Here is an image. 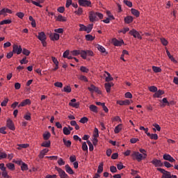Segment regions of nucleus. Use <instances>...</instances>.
Instances as JSON below:
<instances>
[{
  "label": "nucleus",
  "mask_w": 178,
  "mask_h": 178,
  "mask_svg": "<svg viewBox=\"0 0 178 178\" xmlns=\"http://www.w3.org/2000/svg\"><path fill=\"white\" fill-rule=\"evenodd\" d=\"M147 156V153H143V154L137 151H134L131 154V157L132 158L133 161H137V162H141V161L143 159H146Z\"/></svg>",
  "instance_id": "f257e3e1"
},
{
  "label": "nucleus",
  "mask_w": 178,
  "mask_h": 178,
  "mask_svg": "<svg viewBox=\"0 0 178 178\" xmlns=\"http://www.w3.org/2000/svg\"><path fill=\"white\" fill-rule=\"evenodd\" d=\"M104 19V15L99 12H94L90 11L89 13V20L92 23H94V22H98L99 20Z\"/></svg>",
  "instance_id": "f03ea898"
},
{
  "label": "nucleus",
  "mask_w": 178,
  "mask_h": 178,
  "mask_svg": "<svg viewBox=\"0 0 178 178\" xmlns=\"http://www.w3.org/2000/svg\"><path fill=\"white\" fill-rule=\"evenodd\" d=\"M0 170H1V176L3 178H10L9 175H8V171H6V167H5V163H0Z\"/></svg>",
  "instance_id": "7ed1b4c3"
},
{
  "label": "nucleus",
  "mask_w": 178,
  "mask_h": 178,
  "mask_svg": "<svg viewBox=\"0 0 178 178\" xmlns=\"http://www.w3.org/2000/svg\"><path fill=\"white\" fill-rule=\"evenodd\" d=\"M55 170H56L60 178H69V175L65 172V170H62V168L56 166Z\"/></svg>",
  "instance_id": "20e7f679"
},
{
  "label": "nucleus",
  "mask_w": 178,
  "mask_h": 178,
  "mask_svg": "<svg viewBox=\"0 0 178 178\" xmlns=\"http://www.w3.org/2000/svg\"><path fill=\"white\" fill-rule=\"evenodd\" d=\"M157 170L163 174L161 178H172V174H170V172L166 171L163 168H157Z\"/></svg>",
  "instance_id": "39448f33"
},
{
  "label": "nucleus",
  "mask_w": 178,
  "mask_h": 178,
  "mask_svg": "<svg viewBox=\"0 0 178 178\" xmlns=\"http://www.w3.org/2000/svg\"><path fill=\"white\" fill-rule=\"evenodd\" d=\"M129 34L132 35L134 38H138V40H143V37L140 35V33L136 29H132L129 31Z\"/></svg>",
  "instance_id": "423d86ee"
},
{
  "label": "nucleus",
  "mask_w": 178,
  "mask_h": 178,
  "mask_svg": "<svg viewBox=\"0 0 178 178\" xmlns=\"http://www.w3.org/2000/svg\"><path fill=\"white\" fill-rule=\"evenodd\" d=\"M13 52L17 54V55H20L22 52V49L21 45L14 44L13 47Z\"/></svg>",
  "instance_id": "0eeeda50"
},
{
  "label": "nucleus",
  "mask_w": 178,
  "mask_h": 178,
  "mask_svg": "<svg viewBox=\"0 0 178 178\" xmlns=\"http://www.w3.org/2000/svg\"><path fill=\"white\" fill-rule=\"evenodd\" d=\"M151 163L155 166V168H161V166H163V163L161 160H159L157 159H154Z\"/></svg>",
  "instance_id": "6e6552de"
},
{
  "label": "nucleus",
  "mask_w": 178,
  "mask_h": 178,
  "mask_svg": "<svg viewBox=\"0 0 178 178\" xmlns=\"http://www.w3.org/2000/svg\"><path fill=\"white\" fill-rule=\"evenodd\" d=\"M88 90L90 92H97V94H101V90L98 88V87L91 84L90 87L88 88Z\"/></svg>",
  "instance_id": "1a4fd4ad"
},
{
  "label": "nucleus",
  "mask_w": 178,
  "mask_h": 178,
  "mask_svg": "<svg viewBox=\"0 0 178 178\" xmlns=\"http://www.w3.org/2000/svg\"><path fill=\"white\" fill-rule=\"evenodd\" d=\"M78 2L80 6H91V1L88 0H79Z\"/></svg>",
  "instance_id": "9d476101"
},
{
  "label": "nucleus",
  "mask_w": 178,
  "mask_h": 178,
  "mask_svg": "<svg viewBox=\"0 0 178 178\" xmlns=\"http://www.w3.org/2000/svg\"><path fill=\"white\" fill-rule=\"evenodd\" d=\"M163 159H164V161H168L169 162H176V159L168 154H164L163 156Z\"/></svg>",
  "instance_id": "9b49d317"
},
{
  "label": "nucleus",
  "mask_w": 178,
  "mask_h": 178,
  "mask_svg": "<svg viewBox=\"0 0 178 178\" xmlns=\"http://www.w3.org/2000/svg\"><path fill=\"white\" fill-rule=\"evenodd\" d=\"M7 13H10L11 15V13H13L12 10L8 9V8H3L0 10V16H4V17H6V16H8Z\"/></svg>",
  "instance_id": "f8f14e48"
},
{
  "label": "nucleus",
  "mask_w": 178,
  "mask_h": 178,
  "mask_svg": "<svg viewBox=\"0 0 178 178\" xmlns=\"http://www.w3.org/2000/svg\"><path fill=\"white\" fill-rule=\"evenodd\" d=\"M69 106H72V108H76L77 109L80 106V103L76 102V99H72L69 103Z\"/></svg>",
  "instance_id": "ddd939ff"
},
{
  "label": "nucleus",
  "mask_w": 178,
  "mask_h": 178,
  "mask_svg": "<svg viewBox=\"0 0 178 178\" xmlns=\"http://www.w3.org/2000/svg\"><path fill=\"white\" fill-rule=\"evenodd\" d=\"M112 42L115 47H122V44H124L123 40H118L116 38L113 39Z\"/></svg>",
  "instance_id": "4468645a"
},
{
  "label": "nucleus",
  "mask_w": 178,
  "mask_h": 178,
  "mask_svg": "<svg viewBox=\"0 0 178 178\" xmlns=\"http://www.w3.org/2000/svg\"><path fill=\"white\" fill-rule=\"evenodd\" d=\"M7 127L10 129V130H15V124H13V121H12V120L10 119H8L7 120V124H6Z\"/></svg>",
  "instance_id": "2eb2a0df"
},
{
  "label": "nucleus",
  "mask_w": 178,
  "mask_h": 178,
  "mask_svg": "<svg viewBox=\"0 0 178 178\" xmlns=\"http://www.w3.org/2000/svg\"><path fill=\"white\" fill-rule=\"evenodd\" d=\"M26 105H31V100H30L29 99H26L18 105V108H20L22 106H26Z\"/></svg>",
  "instance_id": "dca6fc26"
},
{
  "label": "nucleus",
  "mask_w": 178,
  "mask_h": 178,
  "mask_svg": "<svg viewBox=\"0 0 178 178\" xmlns=\"http://www.w3.org/2000/svg\"><path fill=\"white\" fill-rule=\"evenodd\" d=\"M113 86H115V84H113V83H104V87H105L106 92H111V88H112V87H113Z\"/></svg>",
  "instance_id": "f3484780"
},
{
  "label": "nucleus",
  "mask_w": 178,
  "mask_h": 178,
  "mask_svg": "<svg viewBox=\"0 0 178 178\" xmlns=\"http://www.w3.org/2000/svg\"><path fill=\"white\" fill-rule=\"evenodd\" d=\"M165 94V92L162 90H159L155 92L153 97L154 98H161V95H163Z\"/></svg>",
  "instance_id": "a211bd4d"
},
{
  "label": "nucleus",
  "mask_w": 178,
  "mask_h": 178,
  "mask_svg": "<svg viewBox=\"0 0 178 178\" xmlns=\"http://www.w3.org/2000/svg\"><path fill=\"white\" fill-rule=\"evenodd\" d=\"M97 48L98 51H99V52H101L102 54H104V55H108V52H106V49H105V47H104V46L101 44H97Z\"/></svg>",
  "instance_id": "6ab92c4d"
},
{
  "label": "nucleus",
  "mask_w": 178,
  "mask_h": 178,
  "mask_svg": "<svg viewBox=\"0 0 178 178\" xmlns=\"http://www.w3.org/2000/svg\"><path fill=\"white\" fill-rule=\"evenodd\" d=\"M134 20V18L131 16H127L124 19V22L127 24H130V23H133Z\"/></svg>",
  "instance_id": "aec40b11"
},
{
  "label": "nucleus",
  "mask_w": 178,
  "mask_h": 178,
  "mask_svg": "<svg viewBox=\"0 0 178 178\" xmlns=\"http://www.w3.org/2000/svg\"><path fill=\"white\" fill-rule=\"evenodd\" d=\"M65 172L68 173V175H74V171H73V169L70 168V165H69V164L65 165Z\"/></svg>",
  "instance_id": "412c9836"
},
{
  "label": "nucleus",
  "mask_w": 178,
  "mask_h": 178,
  "mask_svg": "<svg viewBox=\"0 0 178 178\" xmlns=\"http://www.w3.org/2000/svg\"><path fill=\"white\" fill-rule=\"evenodd\" d=\"M48 152H49V149H43L42 151H40V154H39V158L40 159H42V158H44V156H45V154H48Z\"/></svg>",
  "instance_id": "4be33fe9"
},
{
  "label": "nucleus",
  "mask_w": 178,
  "mask_h": 178,
  "mask_svg": "<svg viewBox=\"0 0 178 178\" xmlns=\"http://www.w3.org/2000/svg\"><path fill=\"white\" fill-rule=\"evenodd\" d=\"M45 2V0H37L36 1H32V3L35 5V6H38L39 8H42V5L40 3H44Z\"/></svg>",
  "instance_id": "5701e85b"
},
{
  "label": "nucleus",
  "mask_w": 178,
  "mask_h": 178,
  "mask_svg": "<svg viewBox=\"0 0 178 178\" xmlns=\"http://www.w3.org/2000/svg\"><path fill=\"white\" fill-rule=\"evenodd\" d=\"M122 127L123 125L122 124L117 125L114 129L115 134H119V133H120V131H122Z\"/></svg>",
  "instance_id": "b1692460"
},
{
  "label": "nucleus",
  "mask_w": 178,
  "mask_h": 178,
  "mask_svg": "<svg viewBox=\"0 0 178 178\" xmlns=\"http://www.w3.org/2000/svg\"><path fill=\"white\" fill-rule=\"evenodd\" d=\"M37 37L40 40V41H42L43 40H47V35L44 32H40Z\"/></svg>",
  "instance_id": "393cba45"
},
{
  "label": "nucleus",
  "mask_w": 178,
  "mask_h": 178,
  "mask_svg": "<svg viewBox=\"0 0 178 178\" xmlns=\"http://www.w3.org/2000/svg\"><path fill=\"white\" fill-rule=\"evenodd\" d=\"M105 73L106 74V79H105L107 83H109V81H113V77H112L111 74L109 72H106V71H105Z\"/></svg>",
  "instance_id": "a878e982"
},
{
  "label": "nucleus",
  "mask_w": 178,
  "mask_h": 178,
  "mask_svg": "<svg viewBox=\"0 0 178 178\" xmlns=\"http://www.w3.org/2000/svg\"><path fill=\"white\" fill-rule=\"evenodd\" d=\"M41 147H44L45 148H49L51 147V140H45L41 143Z\"/></svg>",
  "instance_id": "bb28decb"
},
{
  "label": "nucleus",
  "mask_w": 178,
  "mask_h": 178,
  "mask_svg": "<svg viewBox=\"0 0 178 178\" xmlns=\"http://www.w3.org/2000/svg\"><path fill=\"white\" fill-rule=\"evenodd\" d=\"M90 111L91 112H94V113H98V107L97 106L92 104L89 106Z\"/></svg>",
  "instance_id": "cd10ccee"
},
{
  "label": "nucleus",
  "mask_w": 178,
  "mask_h": 178,
  "mask_svg": "<svg viewBox=\"0 0 178 178\" xmlns=\"http://www.w3.org/2000/svg\"><path fill=\"white\" fill-rule=\"evenodd\" d=\"M131 13H132V15H134V16H136V17H140V11L137 10L135 8H131Z\"/></svg>",
  "instance_id": "c85d7f7f"
},
{
  "label": "nucleus",
  "mask_w": 178,
  "mask_h": 178,
  "mask_svg": "<svg viewBox=\"0 0 178 178\" xmlns=\"http://www.w3.org/2000/svg\"><path fill=\"white\" fill-rule=\"evenodd\" d=\"M60 38V35H59V33H54L53 35L51 37V40L52 41H58Z\"/></svg>",
  "instance_id": "c756f323"
},
{
  "label": "nucleus",
  "mask_w": 178,
  "mask_h": 178,
  "mask_svg": "<svg viewBox=\"0 0 178 178\" xmlns=\"http://www.w3.org/2000/svg\"><path fill=\"white\" fill-rule=\"evenodd\" d=\"M56 20L57 22H66L67 19H66V17H63L62 15H58V16L56 17Z\"/></svg>",
  "instance_id": "7c9ffc66"
},
{
  "label": "nucleus",
  "mask_w": 178,
  "mask_h": 178,
  "mask_svg": "<svg viewBox=\"0 0 178 178\" xmlns=\"http://www.w3.org/2000/svg\"><path fill=\"white\" fill-rule=\"evenodd\" d=\"M62 92H72V88L70 87V86H64L63 88L62 89Z\"/></svg>",
  "instance_id": "2f4dec72"
},
{
  "label": "nucleus",
  "mask_w": 178,
  "mask_h": 178,
  "mask_svg": "<svg viewBox=\"0 0 178 178\" xmlns=\"http://www.w3.org/2000/svg\"><path fill=\"white\" fill-rule=\"evenodd\" d=\"M51 138V133L49 131H46L43 134V140H48Z\"/></svg>",
  "instance_id": "473e14b6"
},
{
  "label": "nucleus",
  "mask_w": 178,
  "mask_h": 178,
  "mask_svg": "<svg viewBox=\"0 0 178 178\" xmlns=\"http://www.w3.org/2000/svg\"><path fill=\"white\" fill-rule=\"evenodd\" d=\"M85 38L86 41H94L95 36H92L91 34L86 35Z\"/></svg>",
  "instance_id": "72a5a7b5"
},
{
  "label": "nucleus",
  "mask_w": 178,
  "mask_h": 178,
  "mask_svg": "<svg viewBox=\"0 0 178 178\" xmlns=\"http://www.w3.org/2000/svg\"><path fill=\"white\" fill-rule=\"evenodd\" d=\"M152 68L154 73H161V72H162V69L160 67L153 65Z\"/></svg>",
  "instance_id": "f704fd0d"
},
{
  "label": "nucleus",
  "mask_w": 178,
  "mask_h": 178,
  "mask_svg": "<svg viewBox=\"0 0 178 178\" xmlns=\"http://www.w3.org/2000/svg\"><path fill=\"white\" fill-rule=\"evenodd\" d=\"M104 172V163H100L98 169H97V173L101 174Z\"/></svg>",
  "instance_id": "c9c22d12"
},
{
  "label": "nucleus",
  "mask_w": 178,
  "mask_h": 178,
  "mask_svg": "<svg viewBox=\"0 0 178 178\" xmlns=\"http://www.w3.org/2000/svg\"><path fill=\"white\" fill-rule=\"evenodd\" d=\"M147 136L151 138V140H158V134H147Z\"/></svg>",
  "instance_id": "e433bc0d"
},
{
  "label": "nucleus",
  "mask_w": 178,
  "mask_h": 178,
  "mask_svg": "<svg viewBox=\"0 0 178 178\" xmlns=\"http://www.w3.org/2000/svg\"><path fill=\"white\" fill-rule=\"evenodd\" d=\"M12 23V19H3L0 22V26H3V24H10Z\"/></svg>",
  "instance_id": "4c0bfd02"
},
{
  "label": "nucleus",
  "mask_w": 178,
  "mask_h": 178,
  "mask_svg": "<svg viewBox=\"0 0 178 178\" xmlns=\"http://www.w3.org/2000/svg\"><path fill=\"white\" fill-rule=\"evenodd\" d=\"M6 168L9 169V170H15V164L12 163H8L6 164Z\"/></svg>",
  "instance_id": "58836bf2"
},
{
  "label": "nucleus",
  "mask_w": 178,
  "mask_h": 178,
  "mask_svg": "<svg viewBox=\"0 0 178 178\" xmlns=\"http://www.w3.org/2000/svg\"><path fill=\"white\" fill-rule=\"evenodd\" d=\"M92 27H94V24H89L88 26H86L85 31H86V33H91V31H92Z\"/></svg>",
  "instance_id": "ea45409f"
},
{
  "label": "nucleus",
  "mask_w": 178,
  "mask_h": 178,
  "mask_svg": "<svg viewBox=\"0 0 178 178\" xmlns=\"http://www.w3.org/2000/svg\"><path fill=\"white\" fill-rule=\"evenodd\" d=\"M63 133L65 134V136H69L70 134V130H69L67 127H64L63 129Z\"/></svg>",
  "instance_id": "a19ab883"
},
{
  "label": "nucleus",
  "mask_w": 178,
  "mask_h": 178,
  "mask_svg": "<svg viewBox=\"0 0 178 178\" xmlns=\"http://www.w3.org/2000/svg\"><path fill=\"white\" fill-rule=\"evenodd\" d=\"M162 102L163 104H162L161 106H166V105H168V106H170V103H169L166 97L163 98Z\"/></svg>",
  "instance_id": "79ce46f5"
},
{
  "label": "nucleus",
  "mask_w": 178,
  "mask_h": 178,
  "mask_svg": "<svg viewBox=\"0 0 178 178\" xmlns=\"http://www.w3.org/2000/svg\"><path fill=\"white\" fill-rule=\"evenodd\" d=\"M82 59H87V51L85 50H81L80 53Z\"/></svg>",
  "instance_id": "37998d69"
},
{
  "label": "nucleus",
  "mask_w": 178,
  "mask_h": 178,
  "mask_svg": "<svg viewBox=\"0 0 178 178\" xmlns=\"http://www.w3.org/2000/svg\"><path fill=\"white\" fill-rule=\"evenodd\" d=\"M63 143H64V145L67 147H71L72 145V142L70 140H66L65 138H63Z\"/></svg>",
  "instance_id": "c03bdc74"
},
{
  "label": "nucleus",
  "mask_w": 178,
  "mask_h": 178,
  "mask_svg": "<svg viewBox=\"0 0 178 178\" xmlns=\"http://www.w3.org/2000/svg\"><path fill=\"white\" fill-rule=\"evenodd\" d=\"M21 170H22V172H24V170H29V165L26 163H22V165H21Z\"/></svg>",
  "instance_id": "a18cd8bd"
},
{
  "label": "nucleus",
  "mask_w": 178,
  "mask_h": 178,
  "mask_svg": "<svg viewBox=\"0 0 178 178\" xmlns=\"http://www.w3.org/2000/svg\"><path fill=\"white\" fill-rule=\"evenodd\" d=\"M86 143L89 147V151H90V152L94 151V145H92V143H91V141L87 140Z\"/></svg>",
  "instance_id": "49530a36"
},
{
  "label": "nucleus",
  "mask_w": 178,
  "mask_h": 178,
  "mask_svg": "<svg viewBox=\"0 0 178 178\" xmlns=\"http://www.w3.org/2000/svg\"><path fill=\"white\" fill-rule=\"evenodd\" d=\"M80 70L82 73H88V72H90V70L85 66H81Z\"/></svg>",
  "instance_id": "de8ad7c7"
},
{
  "label": "nucleus",
  "mask_w": 178,
  "mask_h": 178,
  "mask_svg": "<svg viewBox=\"0 0 178 178\" xmlns=\"http://www.w3.org/2000/svg\"><path fill=\"white\" fill-rule=\"evenodd\" d=\"M154 128H153L154 131H161V126L158 124H153Z\"/></svg>",
  "instance_id": "09e8293b"
},
{
  "label": "nucleus",
  "mask_w": 178,
  "mask_h": 178,
  "mask_svg": "<svg viewBox=\"0 0 178 178\" xmlns=\"http://www.w3.org/2000/svg\"><path fill=\"white\" fill-rule=\"evenodd\" d=\"M81 51V50H73L71 51V54L73 56H77L80 55Z\"/></svg>",
  "instance_id": "8fccbe9b"
},
{
  "label": "nucleus",
  "mask_w": 178,
  "mask_h": 178,
  "mask_svg": "<svg viewBox=\"0 0 178 178\" xmlns=\"http://www.w3.org/2000/svg\"><path fill=\"white\" fill-rule=\"evenodd\" d=\"M8 102H9V99L6 97L4 100L1 103V106H6L8 105Z\"/></svg>",
  "instance_id": "3c124183"
},
{
  "label": "nucleus",
  "mask_w": 178,
  "mask_h": 178,
  "mask_svg": "<svg viewBox=\"0 0 178 178\" xmlns=\"http://www.w3.org/2000/svg\"><path fill=\"white\" fill-rule=\"evenodd\" d=\"M22 54H23V55H26V56H29V55H30V54H31V51H30L27 49H22Z\"/></svg>",
  "instance_id": "603ef678"
},
{
  "label": "nucleus",
  "mask_w": 178,
  "mask_h": 178,
  "mask_svg": "<svg viewBox=\"0 0 178 178\" xmlns=\"http://www.w3.org/2000/svg\"><path fill=\"white\" fill-rule=\"evenodd\" d=\"M87 122H88V118L87 117H83L79 120V122L82 123L83 124L87 123Z\"/></svg>",
  "instance_id": "864d4df0"
},
{
  "label": "nucleus",
  "mask_w": 178,
  "mask_h": 178,
  "mask_svg": "<svg viewBox=\"0 0 178 178\" xmlns=\"http://www.w3.org/2000/svg\"><path fill=\"white\" fill-rule=\"evenodd\" d=\"M124 3L127 5V6H128L129 8H132L133 6V3L128 0H124Z\"/></svg>",
  "instance_id": "5fc2aeb1"
},
{
  "label": "nucleus",
  "mask_w": 178,
  "mask_h": 178,
  "mask_svg": "<svg viewBox=\"0 0 178 178\" xmlns=\"http://www.w3.org/2000/svg\"><path fill=\"white\" fill-rule=\"evenodd\" d=\"M149 90L150 91V92H156L158 91V88H156V86H150L149 87Z\"/></svg>",
  "instance_id": "6e6d98bb"
},
{
  "label": "nucleus",
  "mask_w": 178,
  "mask_h": 178,
  "mask_svg": "<svg viewBox=\"0 0 178 178\" xmlns=\"http://www.w3.org/2000/svg\"><path fill=\"white\" fill-rule=\"evenodd\" d=\"M24 119H25V120H31V113H27L24 116Z\"/></svg>",
  "instance_id": "4d7b16f0"
},
{
  "label": "nucleus",
  "mask_w": 178,
  "mask_h": 178,
  "mask_svg": "<svg viewBox=\"0 0 178 178\" xmlns=\"http://www.w3.org/2000/svg\"><path fill=\"white\" fill-rule=\"evenodd\" d=\"M18 147L17 149H22V148H28V147H29V144H19L18 145Z\"/></svg>",
  "instance_id": "13d9d810"
},
{
  "label": "nucleus",
  "mask_w": 178,
  "mask_h": 178,
  "mask_svg": "<svg viewBox=\"0 0 178 178\" xmlns=\"http://www.w3.org/2000/svg\"><path fill=\"white\" fill-rule=\"evenodd\" d=\"M58 165H59V166H63V165H65V161H63V159L60 158L58 161Z\"/></svg>",
  "instance_id": "bf43d9fd"
},
{
  "label": "nucleus",
  "mask_w": 178,
  "mask_h": 178,
  "mask_svg": "<svg viewBox=\"0 0 178 178\" xmlns=\"http://www.w3.org/2000/svg\"><path fill=\"white\" fill-rule=\"evenodd\" d=\"M127 31H130V29L129 27L124 28L123 29L118 31V33H122L123 34H126Z\"/></svg>",
  "instance_id": "052dcab7"
},
{
  "label": "nucleus",
  "mask_w": 178,
  "mask_h": 178,
  "mask_svg": "<svg viewBox=\"0 0 178 178\" xmlns=\"http://www.w3.org/2000/svg\"><path fill=\"white\" fill-rule=\"evenodd\" d=\"M75 14H76L78 16L83 15V8H79L78 10L75 11Z\"/></svg>",
  "instance_id": "680f3d73"
},
{
  "label": "nucleus",
  "mask_w": 178,
  "mask_h": 178,
  "mask_svg": "<svg viewBox=\"0 0 178 178\" xmlns=\"http://www.w3.org/2000/svg\"><path fill=\"white\" fill-rule=\"evenodd\" d=\"M82 149H83V151H88V146H87V143H86V142L83 143Z\"/></svg>",
  "instance_id": "e2e57ef3"
},
{
  "label": "nucleus",
  "mask_w": 178,
  "mask_h": 178,
  "mask_svg": "<svg viewBox=\"0 0 178 178\" xmlns=\"http://www.w3.org/2000/svg\"><path fill=\"white\" fill-rule=\"evenodd\" d=\"M16 16H17L19 19H23L24 17V13L22 12H19L16 13Z\"/></svg>",
  "instance_id": "0e129e2a"
},
{
  "label": "nucleus",
  "mask_w": 178,
  "mask_h": 178,
  "mask_svg": "<svg viewBox=\"0 0 178 178\" xmlns=\"http://www.w3.org/2000/svg\"><path fill=\"white\" fill-rule=\"evenodd\" d=\"M160 40H161V44H163L165 47H166V45H168V40H165L164 38H161L160 39Z\"/></svg>",
  "instance_id": "69168bd1"
},
{
  "label": "nucleus",
  "mask_w": 178,
  "mask_h": 178,
  "mask_svg": "<svg viewBox=\"0 0 178 178\" xmlns=\"http://www.w3.org/2000/svg\"><path fill=\"white\" fill-rule=\"evenodd\" d=\"M106 14L108 17L111 19V20H115V17L111 13V11H106Z\"/></svg>",
  "instance_id": "338daca9"
},
{
  "label": "nucleus",
  "mask_w": 178,
  "mask_h": 178,
  "mask_svg": "<svg viewBox=\"0 0 178 178\" xmlns=\"http://www.w3.org/2000/svg\"><path fill=\"white\" fill-rule=\"evenodd\" d=\"M86 56H94V51H92V50H86Z\"/></svg>",
  "instance_id": "774afa93"
}]
</instances>
